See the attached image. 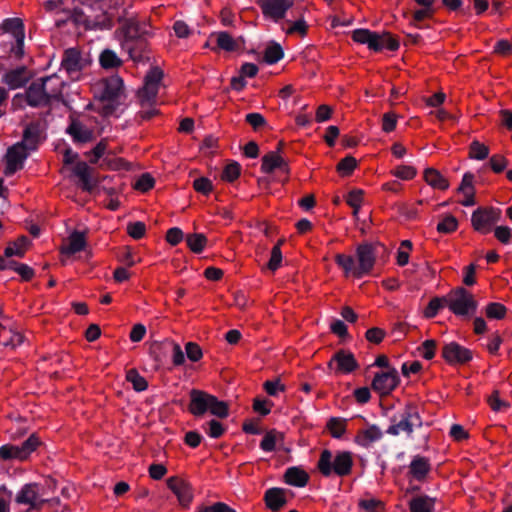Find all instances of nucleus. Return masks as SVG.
<instances>
[{"label":"nucleus","instance_id":"22","mask_svg":"<svg viewBox=\"0 0 512 512\" xmlns=\"http://www.w3.org/2000/svg\"><path fill=\"white\" fill-rule=\"evenodd\" d=\"M86 247L85 233L73 231L68 238V243L62 247L61 253L67 256L84 250Z\"/></svg>","mask_w":512,"mask_h":512},{"label":"nucleus","instance_id":"5","mask_svg":"<svg viewBox=\"0 0 512 512\" xmlns=\"http://www.w3.org/2000/svg\"><path fill=\"white\" fill-rule=\"evenodd\" d=\"M159 89L160 69L153 67L146 74L143 86L138 90V98L145 117H150L155 114Z\"/></svg>","mask_w":512,"mask_h":512},{"label":"nucleus","instance_id":"62","mask_svg":"<svg viewBox=\"0 0 512 512\" xmlns=\"http://www.w3.org/2000/svg\"><path fill=\"white\" fill-rule=\"evenodd\" d=\"M386 333L383 329L378 327L370 328L366 331V339L374 344H379L384 339Z\"/></svg>","mask_w":512,"mask_h":512},{"label":"nucleus","instance_id":"33","mask_svg":"<svg viewBox=\"0 0 512 512\" xmlns=\"http://www.w3.org/2000/svg\"><path fill=\"white\" fill-rule=\"evenodd\" d=\"M434 499L428 496L415 497L410 501V512H433Z\"/></svg>","mask_w":512,"mask_h":512},{"label":"nucleus","instance_id":"26","mask_svg":"<svg viewBox=\"0 0 512 512\" xmlns=\"http://www.w3.org/2000/svg\"><path fill=\"white\" fill-rule=\"evenodd\" d=\"M352 39L360 44H366L370 49L374 51H379V43L380 40L378 37V33L371 32L367 29H357L352 33Z\"/></svg>","mask_w":512,"mask_h":512},{"label":"nucleus","instance_id":"53","mask_svg":"<svg viewBox=\"0 0 512 512\" xmlns=\"http://www.w3.org/2000/svg\"><path fill=\"white\" fill-rule=\"evenodd\" d=\"M489 164L493 172L499 174L508 166V160L503 155L497 154L490 158Z\"/></svg>","mask_w":512,"mask_h":512},{"label":"nucleus","instance_id":"1","mask_svg":"<svg viewBox=\"0 0 512 512\" xmlns=\"http://www.w3.org/2000/svg\"><path fill=\"white\" fill-rule=\"evenodd\" d=\"M82 8H75L71 21L86 30H105L113 26L116 15L108 8L107 0H80Z\"/></svg>","mask_w":512,"mask_h":512},{"label":"nucleus","instance_id":"6","mask_svg":"<svg viewBox=\"0 0 512 512\" xmlns=\"http://www.w3.org/2000/svg\"><path fill=\"white\" fill-rule=\"evenodd\" d=\"M445 305L456 316H470L475 313L478 303L472 293L458 287L444 297Z\"/></svg>","mask_w":512,"mask_h":512},{"label":"nucleus","instance_id":"37","mask_svg":"<svg viewBox=\"0 0 512 512\" xmlns=\"http://www.w3.org/2000/svg\"><path fill=\"white\" fill-rule=\"evenodd\" d=\"M2 28L5 32L11 33L14 38L24 35V25L19 18H7L2 23Z\"/></svg>","mask_w":512,"mask_h":512},{"label":"nucleus","instance_id":"21","mask_svg":"<svg viewBox=\"0 0 512 512\" xmlns=\"http://www.w3.org/2000/svg\"><path fill=\"white\" fill-rule=\"evenodd\" d=\"M67 133L75 142L86 143L93 139V131L80 121H72L67 128Z\"/></svg>","mask_w":512,"mask_h":512},{"label":"nucleus","instance_id":"2","mask_svg":"<svg viewBox=\"0 0 512 512\" xmlns=\"http://www.w3.org/2000/svg\"><path fill=\"white\" fill-rule=\"evenodd\" d=\"M61 93L62 81L53 74L32 82L25 91V97L29 106L42 107L57 99Z\"/></svg>","mask_w":512,"mask_h":512},{"label":"nucleus","instance_id":"43","mask_svg":"<svg viewBox=\"0 0 512 512\" xmlns=\"http://www.w3.org/2000/svg\"><path fill=\"white\" fill-rule=\"evenodd\" d=\"M489 155V147L485 144L474 140L469 147V158L476 160H484Z\"/></svg>","mask_w":512,"mask_h":512},{"label":"nucleus","instance_id":"50","mask_svg":"<svg viewBox=\"0 0 512 512\" xmlns=\"http://www.w3.org/2000/svg\"><path fill=\"white\" fill-rule=\"evenodd\" d=\"M391 173L395 177L402 180H411L416 176L417 170L415 167L410 165H400L397 166Z\"/></svg>","mask_w":512,"mask_h":512},{"label":"nucleus","instance_id":"48","mask_svg":"<svg viewBox=\"0 0 512 512\" xmlns=\"http://www.w3.org/2000/svg\"><path fill=\"white\" fill-rule=\"evenodd\" d=\"M336 263L344 270L345 275H353V270L356 269L355 261L352 256L345 254H337L335 256Z\"/></svg>","mask_w":512,"mask_h":512},{"label":"nucleus","instance_id":"8","mask_svg":"<svg viewBox=\"0 0 512 512\" xmlns=\"http://www.w3.org/2000/svg\"><path fill=\"white\" fill-rule=\"evenodd\" d=\"M100 98L109 102H118L124 95V82L119 75L102 79L98 84Z\"/></svg>","mask_w":512,"mask_h":512},{"label":"nucleus","instance_id":"35","mask_svg":"<svg viewBox=\"0 0 512 512\" xmlns=\"http://www.w3.org/2000/svg\"><path fill=\"white\" fill-rule=\"evenodd\" d=\"M40 444L39 439L35 434L29 436L21 445H16L18 459L24 460L26 459Z\"/></svg>","mask_w":512,"mask_h":512},{"label":"nucleus","instance_id":"11","mask_svg":"<svg viewBox=\"0 0 512 512\" xmlns=\"http://www.w3.org/2000/svg\"><path fill=\"white\" fill-rule=\"evenodd\" d=\"M15 501L17 504L27 505L29 509H37L42 506L45 500L40 494V485L27 483L17 492Z\"/></svg>","mask_w":512,"mask_h":512},{"label":"nucleus","instance_id":"59","mask_svg":"<svg viewBox=\"0 0 512 512\" xmlns=\"http://www.w3.org/2000/svg\"><path fill=\"white\" fill-rule=\"evenodd\" d=\"M397 125V115L393 112L385 113L382 117V130L390 133L395 130Z\"/></svg>","mask_w":512,"mask_h":512},{"label":"nucleus","instance_id":"56","mask_svg":"<svg viewBox=\"0 0 512 512\" xmlns=\"http://www.w3.org/2000/svg\"><path fill=\"white\" fill-rule=\"evenodd\" d=\"M359 506L368 512H381L384 508L383 503L374 498L360 500Z\"/></svg>","mask_w":512,"mask_h":512},{"label":"nucleus","instance_id":"45","mask_svg":"<svg viewBox=\"0 0 512 512\" xmlns=\"http://www.w3.org/2000/svg\"><path fill=\"white\" fill-rule=\"evenodd\" d=\"M126 379L133 385V388L137 392L144 391L147 388V381L135 369H131L127 372Z\"/></svg>","mask_w":512,"mask_h":512},{"label":"nucleus","instance_id":"51","mask_svg":"<svg viewBox=\"0 0 512 512\" xmlns=\"http://www.w3.org/2000/svg\"><path fill=\"white\" fill-rule=\"evenodd\" d=\"M445 305L444 297H434L430 300L427 307L424 310V316L426 318H433L436 316L438 311Z\"/></svg>","mask_w":512,"mask_h":512},{"label":"nucleus","instance_id":"15","mask_svg":"<svg viewBox=\"0 0 512 512\" xmlns=\"http://www.w3.org/2000/svg\"><path fill=\"white\" fill-rule=\"evenodd\" d=\"M87 65L80 52L75 48L67 49L61 61V68L65 70L69 76L77 77L78 73Z\"/></svg>","mask_w":512,"mask_h":512},{"label":"nucleus","instance_id":"27","mask_svg":"<svg viewBox=\"0 0 512 512\" xmlns=\"http://www.w3.org/2000/svg\"><path fill=\"white\" fill-rule=\"evenodd\" d=\"M0 334V343L5 347L15 349L24 342V336L14 327L4 326Z\"/></svg>","mask_w":512,"mask_h":512},{"label":"nucleus","instance_id":"40","mask_svg":"<svg viewBox=\"0 0 512 512\" xmlns=\"http://www.w3.org/2000/svg\"><path fill=\"white\" fill-rule=\"evenodd\" d=\"M216 42L218 48L228 52L235 51L238 48L237 41L227 32L216 33Z\"/></svg>","mask_w":512,"mask_h":512},{"label":"nucleus","instance_id":"47","mask_svg":"<svg viewBox=\"0 0 512 512\" xmlns=\"http://www.w3.org/2000/svg\"><path fill=\"white\" fill-rule=\"evenodd\" d=\"M458 228V220L453 215H446L438 224L439 233H452Z\"/></svg>","mask_w":512,"mask_h":512},{"label":"nucleus","instance_id":"54","mask_svg":"<svg viewBox=\"0 0 512 512\" xmlns=\"http://www.w3.org/2000/svg\"><path fill=\"white\" fill-rule=\"evenodd\" d=\"M240 175V166L238 163H231L228 164L222 173V180L233 182L236 180Z\"/></svg>","mask_w":512,"mask_h":512},{"label":"nucleus","instance_id":"14","mask_svg":"<svg viewBox=\"0 0 512 512\" xmlns=\"http://www.w3.org/2000/svg\"><path fill=\"white\" fill-rule=\"evenodd\" d=\"M31 150L20 142L10 147L6 154L7 166L5 173L11 175L21 169Z\"/></svg>","mask_w":512,"mask_h":512},{"label":"nucleus","instance_id":"23","mask_svg":"<svg viewBox=\"0 0 512 512\" xmlns=\"http://www.w3.org/2000/svg\"><path fill=\"white\" fill-rule=\"evenodd\" d=\"M41 126L38 123H30L23 132V139L20 142L29 150L34 151L41 139Z\"/></svg>","mask_w":512,"mask_h":512},{"label":"nucleus","instance_id":"19","mask_svg":"<svg viewBox=\"0 0 512 512\" xmlns=\"http://www.w3.org/2000/svg\"><path fill=\"white\" fill-rule=\"evenodd\" d=\"M29 79L30 73L23 65L5 72L2 76V82L12 90L23 87Z\"/></svg>","mask_w":512,"mask_h":512},{"label":"nucleus","instance_id":"42","mask_svg":"<svg viewBox=\"0 0 512 512\" xmlns=\"http://www.w3.org/2000/svg\"><path fill=\"white\" fill-rule=\"evenodd\" d=\"M283 57V50L277 43H271L264 52L263 60L268 64H274Z\"/></svg>","mask_w":512,"mask_h":512},{"label":"nucleus","instance_id":"34","mask_svg":"<svg viewBox=\"0 0 512 512\" xmlns=\"http://www.w3.org/2000/svg\"><path fill=\"white\" fill-rule=\"evenodd\" d=\"M99 63L104 69H113L122 64V60L111 49H104L99 55Z\"/></svg>","mask_w":512,"mask_h":512},{"label":"nucleus","instance_id":"24","mask_svg":"<svg viewBox=\"0 0 512 512\" xmlns=\"http://www.w3.org/2000/svg\"><path fill=\"white\" fill-rule=\"evenodd\" d=\"M264 500L266 506L272 511H279L286 504L285 490L281 488H270L266 491Z\"/></svg>","mask_w":512,"mask_h":512},{"label":"nucleus","instance_id":"55","mask_svg":"<svg viewBox=\"0 0 512 512\" xmlns=\"http://www.w3.org/2000/svg\"><path fill=\"white\" fill-rule=\"evenodd\" d=\"M186 355L192 362H198L203 357V352L200 346L194 342H188L185 346Z\"/></svg>","mask_w":512,"mask_h":512},{"label":"nucleus","instance_id":"44","mask_svg":"<svg viewBox=\"0 0 512 512\" xmlns=\"http://www.w3.org/2000/svg\"><path fill=\"white\" fill-rule=\"evenodd\" d=\"M378 37H380V40L377 41L380 46L379 51L383 48H387L390 51H395L399 48V41L391 33L383 32L378 34Z\"/></svg>","mask_w":512,"mask_h":512},{"label":"nucleus","instance_id":"29","mask_svg":"<svg viewBox=\"0 0 512 512\" xmlns=\"http://www.w3.org/2000/svg\"><path fill=\"white\" fill-rule=\"evenodd\" d=\"M425 182L434 189L446 190L449 187V181L440 171L434 168H427L424 171Z\"/></svg>","mask_w":512,"mask_h":512},{"label":"nucleus","instance_id":"58","mask_svg":"<svg viewBox=\"0 0 512 512\" xmlns=\"http://www.w3.org/2000/svg\"><path fill=\"white\" fill-rule=\"evenodd\" d=\"M282 262V252L279 246H274L271 250V256L267 263V268L271 271H276Z\"/></svg>","mask_w":512,"mask_h":512},{"label":"nucleus","instance_id":"46","mask_svg":"<svg viewBox=\"0 0 512 512\" xmlns=\"http://www.w3.org/2000/svg\"><path fill=\"white\" fill-rule=\"evenodd\" d=\"M346 202L353 208V215L357 216L363 202V191L359 189L350 191L346 197Z\"/></svg>","mask_w":512,"mask_h":512},{"label":"nucleus","instance_id":"25","mask_svg":"<svg viewBox=\"0 0 512 512\" xmlns=\"http://www.w3.org/2000/svg\"><path fill=\"white\" fill-rule=\"evenodd\" d=\"M474 176L471 173L464 174L458 191L463 193L464 199L461 204L464 206H472L475 204V189L473 186Z\"/></svg>","mask_w":512,"mask_h":512},{"label":"nucleus","instance_id":"38","mask_svg":"<svg viewBox=\"0 0 512 512\" xmlns=\"http://www.w3.org/2000/svg\"><path fill=\"white\" fill-rule=\"evenodd\" d=\"M186 242L189 249L194 253L203 251L207 244V238L201 233H192L186 236Z\"/></svg>","mask_w":512,"mask_h":512},{"label":"nucleus","instance_id":"39","mask_svg":"<svg viewBox=\"0 0 512 512\" xmlns=\"http://www.w3.org/2000/svg\"><path fill=\"white\" fill-rule=\"evenodd\" d=\"M347 420L333 417L327 422V429L334 438H341L346 432Z\"/></svg>","mask_w":512,"mask_h":512},{"label":"nucleus","instance_id":"9","mask_svg":"<svg viewBox=\"0 0 512 512\" xmlns=\"http://www.w3.org/2000/svg\"><path fill=\"white\" fill-rule=\"evenodd\" d=\"M295 0H258L262 14L275 22L285 18L286 12L294 5Z\"/></svg>","mask_w":512,"mask_h":512},{"label":"nucleus","instance_id":"16","mask_svg":"<svg viewBox=\"0 0 512 512\" xmlns=\"http://www.w3.org/2000/svg\"><path fill=\"white\" fill-rule=\"evenodd\" d=\"M498 220V214L493 209H477L473 212L472 227L483 234L489 233L492 225Z\"/></svg>","mask_w":512,"mask_h":512},{"label":"nucleus","instance_id":"12","mask_svg":"<svg viewBox=\"0 0 512 512\" xmlns=\"http://www.w3.org/2000/svg\"><path fill=\"white\" fill-rule=\"evenodd\" d=\"M356 255L358 266L353 270V276L359 278L373 269L376 257L373 246L368 243L360 244L356 249Z\"/></svg>","mask_w":512,"mask_h":512},{"label":"nucleus","instance_id":"36","mask_svg":"<svg viewBox=\"0 0 512 512\" xmlns=\"http://www.w3.org/2000/svg\"><path fill=\"white\" fill-rule=\"evenodd\" d=\"M29 245V239L25 236L20 237L17 241L10 243L5 249V256L22 257L25 253L27 246Z\"/></svg>","mask_w":512,"mask_h":512},{"label":"nucleus","instance_id":"10","mask_svg":"<svg viewBox=\"0 0 512 512\" xmlns=\"http://www.w3.org/2000/svg\"><path fill=\"white\" fill-rule=\"evenodd\" d=\"M441 355L450 365H463L472 359V352L457 342L444 344Z\"/></svg>","mask_w":512,"mask_h":512},{"label":"nucleus","instance_id":"4","mask_svg":"<svg viewBox=\"0 0 512 512\" xmlns=\"http://www.w3.org/2000/svg\"><path fill=\"white\" fill-rule=\"evenodd\" d=\"M353 457L351 452L343 451L333 457L331 451L325 449L321 452L317 467L322 475L330 476L334 472L338 476H346L351 473Z\"/></svg>","mask_w":512,"mask_h":512},{"label":"nucleus","instance_id":"64","mask_svg":"<svg viewBox=\"0 0 512 512\" xmlns=\"http://www.w3.org/2000/svg\"><path fill=\"white\" fill-rule=\"evenodd\" d=\"M148 34L147 27H140L138 24H131L127 27L126 36L128 39L133 38H142L144 35Z\"/></svg>","mask_w":512,"mask_h":512},{"label":"nucleus","instance_id":"28","mask_svg":"<svg viewBox=\"0 0 512 512\" xmlns=\"http://www.w3.org/2000/svg\"><path fill=\"white\" fill-rule=\"evenodd\" d=\"M430 464L424 457L417 456L409 466V473L418 481H424L430 472Z\"/></svg>","mask_w":512,"mask_h":512},{"label":"nucleus","instance_id":"60","mask_svg":"<svg viewBox=\"0 0 512 512\" xmlns=\"http://www.w3.org/2000/svg\"><path fill=\"white\" fill-rule=\"evenodd\" d=\"M245 121L254 129L258 130L264 127L267 122L260 113H249L245 117Z\"/></svg>","mask_w":512,"mask_h":512},{"label":"nucleus","instance_id":"31","mask_svg":"<svg viewBox=\"0 0 512 512\" xmlns=\"http://www.w3.org/2000/svg\"><path fill=\"white\" fill-rule=\"evenodd\" d=\"M381 437V430L377 426L372 425L367 429L359 431L356 440L362 446H369L371 443L379 440Z\"/></svg>","mask_w":512,"mask_h":512},{"label":"nucleus","instance_id":"13","mask_svg":"<svg viewBox=\"0 0 512 512\" xmlns=\"http://www.w3.org/2000/svg\"><path fill=\"white\" fill-rule=\"evenodd\" d=\"M399 384L398 373L395 369L377 373L372 381V389L380 396L389 395Z\"/></svg>","mask_w":512,"mask_h":512},{"label":"nucleus","instance_id":"52","mask_svg":"<svg viewBox=\"0 0 512 512\" xmlns=\"http://www.w3.org/2000/svg\"><path fill=\"white\" fill-rule=\"evenodd\" d=\"M437 343L433 339L425 340L418 348L420 355L426 359L431 360L435 356Z\"/></svg>","mask_w":512,"mask_h":512},{"label":"nucleus","instance_id":"3","mask_svg":"<svg viewBox=\"0 0 512 512\" xmlns=\"http://www.w3.org/2000/svg\"><path fill=\"white\" fill-rule=\"evenodd\" d=\"M188 411L195 417H202L209 412L218 418H226L229 415V405L203 390L192 389L189 392Z\"/></svg>","mask_w":512,"mask_h":512},{"label":"nucleus","instance_id":"63","mask_svg":"<svg viewBox=\"0 0 512 512\" xmlns=\"http://www.w3.org/2000/svg\"><path fill=\"white\" fill-rule=\"evenodd\" d=\"M183 237L184 234L182 230L177 227H174L166 232L165 239L170 245L175 246L183 240Z\"/></svg>","mask_w":512,"mask_h":512},{"label":"nucleus","instance_id":"20","mask_svg":"<svg viewBox=\"0 0 512 512\" xmlns=\"http://www.w3.org/2000/svg\"><path fill=\"white\" fill-rule=\"evenodd\" d=\"M279 168L285 173H288L289 168L286 161L279 154V152H269L262 157L261 169L264 173H271L274 169Z\"/></svg>","mask_w":512,"mask_h":512},{"label":"nucleus","instance_id":"32","mask_svg":"<svg viewBox=\"0 0 512 512\" xmlns=\"http://www.w3.org/2000/svg\"><path fill=\"white\" fill-rule=\"evenodd\" d=\"M284 435L281 432L272 429L268 431L260 443L264 451H273L278 443H283Z\"/></svg>","mask_w":512,"mask_h":512},{"label":"nucleus","instance_id":"41","mask_svg":"<svg viewBox=\"0 0 512 512\" xmlns=\"http://www.w3.org/2000/svg\"><path fill=\"white\" fill-rule=\"evenodd\" d=\"M506 314L507 308L498 302L489 303L485 308V315L488 319L502 320Z\"/></svg>","mask_w":512,"mask_h":512},{"label":"nucleus","instance_id":"61","mask_svg":"<svg viewBox=\"0 0 512 512\" xmlns=\"http://www.w3.org/2000/svg\"><path fill=\"white\" fill-rule=\"evenodd\" d=\"M193 188L204 195L209 194L212 191V183L206 177H200L193 182Z\"/></svg>","mask_w":512,"mask_h":512},{"label":"nucleus","instance_id":"18","mask_svg":"<svg viewBox=\"0 0 512 512\" xmlns=\"http://www.w3.org/2000/svg\"><path fill=\"white\" fill-rule=\"evenodd\" d=\"M336 363V373H351L358 368V363L353 354L345 350H339L329 361L328 367L331 368Z\"/></svg>","mask_w":512,"mask_h":512},{"label":"nucleus","instance_id":"49","mask_svg":"<svg viewBox=\"0 0 512 512\" xmlns=\"http://www.w3.org/2000/svg\"><path fill=\"white\" fill-rule=\"evenodd\" d=\"M357 167V160L353 156H346L337 164V171L343 176L350 175Z\"/></svg>","mask_w":512,"mask_h":512},{"label":"nucleus","instance_id":"57","mask_svg":"<svg viewBox=\"0 0 512 512\" xmlns=\"http://www.w3.org/2000/svg\"><path fill=\"white\" fill-rule=\"evenodd\" d=\"M249 297L243 291H236L233 293V303L230 306H235L241 311H245L249 306Z\"/></svg>","mask_w":512,"mask_h":512},{"label":"nucleus","instance_id":"30","mask_svg":"<svg viewBox=\"0 0 512 512\" xmlns=\"http://www.w3.org/2000/svg\"><path fill=\"white\" fill-rule=\"evenodd\" d=\"M285 482L298 487H303L309 480V475L301 468H288L284 474Z\"/></svg>","mask_w":512,"mask_h":512},{"label":"nucleus","instance_id":"17","mask_svg":"<svg viewBox=\"0 0 512 512\" xmlns=\"http://www.w3.org/2000/svg\"><path fill=\"white\" fill-rule=\"evenodd\" d=\"M168 488L177 496L179 503L186 507L192 501L190 485L179 477H170L166 481Z\"/></svg>","mask_w":512,"mask_h":512},{"label":"nucleus","instance_id":"7","mask_svg":"<svg viewBox=\"0 0 512 512\" xmlns=\"http://www.w3.org/2000/svg\"><path fill=\"white\" fill-rule=\"evenodd\" d=\"M421 417L418 408L414 404H407L405 406L402 418L399 422L391 425L387 432L392 435H398L400 432L411 434L414 427L421 426Z\"/></svg>","mask_w":512,"mask_h":512}]
</instances>
